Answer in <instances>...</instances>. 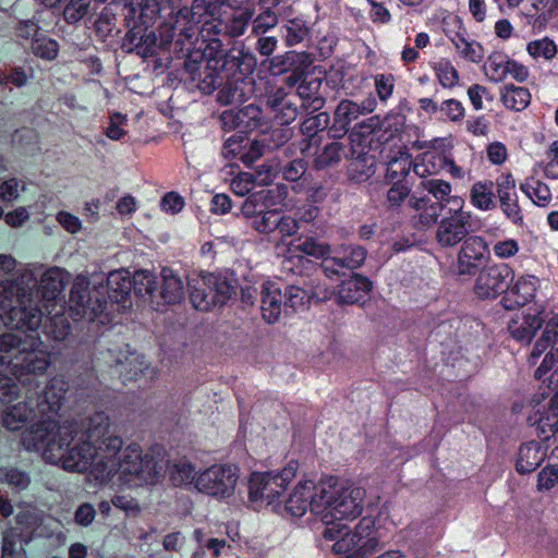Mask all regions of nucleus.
<instances>
[{"instance_id":"obj_1","label":"nucleus","mask_w":558,"mask_h":558,"mask_svg":"<svg viewBox=\"0 0 558 558\" xmlns=\"http://www.w3.org/2000/svg\"><path fill=\"white\" fill-rule=\"evenodd\" d=\"M110 427V417L100 411L62 424L36 423L22 434L21 441L25 450L40 452L47 463L69 472H88L96 481L94 470L98 462H106L104 440Z\"/></svg>"},{"instance_id":"obj_2","label":"nucleus","mask_w":558,"mask_h":558,"mask_svg":"<svg viewBox=\"0 0 558 558\" xmlns=\"http://www.w3.org/2000/svg\"><path fill=\"white\" fill-rule=\"evenodd\" d=\"M69 278V272L63 268L29 264L20 268L15 280L1 281L0 311L10 307L8 328H38L44 310L51 314L60 305L58 298Z\"/></svg>"},{"instance_id":"obj_3","label":"nucleus","mask_w":558,"mask_h":558,"mask_svg":"<svg viewBox=\"0 0 558 558\" xmlns=\"http://www.w3.org/2000/svg\"><path fill=\"white\" fill-rule=\"evenodd\" d=\"M106 462H98L94 473L96 482L108 483L116 474L120 480L130 485H142L154 483L162 476L167 469V462L158 459L153 452L143 454L136 444L129 445L122 449L123 440L120 436L110 435L104 440Z\"/></svg>"},{"instance_id":"obj_4","label":"nucleus","mask_w":558,"mask_h":558,"mask_svg":"<svg viewBox=\"0 0 558 558\" xmlns=\"http://www.w3.org/2000/svg\"><path fill=\"white\" fill-rule=\"evenodd\" d=\"M0 322V375L8 371L24 386L36 385V378L51 365L50 354L37 333L27 327L3 332Z\"/></svg>"},{"instance_id":"obj_5","label":"nucleus","mask_w":558,"mask_h":558,"mask_svg":"<svg viewBox=\"0 0 558 558\" xmlns=\"http://www.w3.org/2000/svg\"><path fill=\"white\" fill-rule=\"evenodd\" d=\"M207 9L206 0H193L192 5L177 13L178 35L174 40V51L182 53L186 80L195 83L203 94H211L220 85V73L211 65L201 49L192 50L198 35V24Z\"/></svg>"},{"instance_id":"obj_6","label":"nucleus","mask_w":558,"mask_h":558,"mask_svg":"<svg viewBox=\"0 0 558 558\" xmlns=\"http://www.w3.org/2000/svg\"><path fill=\"white\" fill-rule=\"evenodd\" d=\"M365 496L363 487L329 477L320 481L314 514L327 526H332L335 520L355 519L362 514Z\"/></svg>"},{"instance_id":"obj_7","label":"nucleus","mask_w":558,"mask_h":558,"mask_svg":"<svg viewBox=\"0 0 558 558\" xmlns=\"http://www.w3.org/2000/svg\"><path fill=\"white\" fill-rule=\"evenodd\" d=\"M323 536L336 541L333 550L340 558H368L380 547L378 531L372 517L362 518L354 530L347 531L344 524L326 526Z\"/></svg>"},{"instance_id":"obj_8","label":"nucleus","mask_w":558,"mask_h":558,"mask_svg":"<svg viewBox=\"0 0 558 558\" xmlns=\"http://www.w3.org/2000/svg\"><path fill=\"white\" fill-rule=\"evenodd\" d=\"M187 287L193 307L203 312L225 305L234 294V287L228 278L215 274L191 278Z\"/></svg>"},{"instance_id":"obj_9","label":"nucleus","mask_w":558,"mask_h":558,"mask_svg":"<svg viewBox=\"0 0 558 558\" xmlns=\"http://www.w3.org/2000/svg\"><path fill=\"white\" fill-rule=\"evenodd\" d=\"M296 463L291 461L280 472H256L253 473L248 482V498L251 502H266L280 508L277 502L280 495L286 490L288 484L295 477Z\"/></svg>"},{"instance_id":"obj_10","label":"nucleus","mask_w":558,"mask_h":558,"mask_svg":"<svg viewBox=\"0 0 558 558\" xmlns=\"http://www.w3.org/2000/svg\"><path fill=\"white\" fill-rule=\"evenodd\" d=\"M69 302L75 315L94 320L107 306L104 281L95 282L89 289L87 277L77 276L71 288Z\"/></svg>"},{"instance_id":"obj_11","label":"nucleus","mask_w":558,"mask_h":558,"mask_svg":"<svg viewBox=\"0 0 558 558\" xmlns=\"http://www.w3.org/2000/svg\"><path fill=\"white\" fill-rule=\"evenodd\" d=\"M239 469L232 464H214L198 473L197 492L217 499H227L234 494Z\"/></svg>"},{"instance_id":"obj_12","label":"nucleus","mask_w":558,"mask_h":558,"mask_svg":"<svg viewBox=\"0 0 558 558\" xmlns=\"http://www.w3.org/2000/svg\"><path fill=\"white\" fill-rule=\"evenodd\" d=\"M452 205L449 215L441 218L436 230L437 243L452 247L464 241L471 231V214L463 210L464 201L460 196L448 199Z\"/></svg>"},{"instance_id":"obj_13","label":"nucleus","mask_w":558,"mask_h":558,"mask_svg":"<svg viewBox=\"0 0 558 558\" xmlns=\"http://www.w3.org/2000/svg\"><path fill=\"white\" fill-rule=\"evenodd\" d=\"M548 395L553 392L546 410H536L533 416H530V421L533 425H536V432L538 437L544 441L550 439L558 442V367L547 379Z\"/></svg>"},{"instance_id":"obj_14","label":"nucleus","mask_w":558,"mask_h":558,"mask_svg":"<svg viewBox=\"0 0 558 558\" xmlns=\"http://www.w3.org/2000/svg\"><path fill=\"white\" fill-rule=\"evenodd\" d=\"M513 276V270L507 264L485 266L476 277L473 291L480 299H495L507 291Z\"/></svg>"},{"instance_id":"obj_15","label":"nucleus","mask_w":558,"mask_h":558,"mask_svg":"<svg viewBox=\"0 0 558 558\" xmlns=\"http://www.w3.org/2000/svg\"><path fill=\"white\" fill-rule=\"evenodd\" d=\"M489 258L486 241L478 235L466 238L457 255V272L460 276H474Z\"/></svg>"},{"instance_id":"obj_16","label":"nucleus","mask_w":558,"mask_h":558,"mask_svg":"<svg viewBox=\"0 0 558 558\" xmlns=\"http://www.w3.org/2000/svg\"><path fill=\"white\" fill-rule=\"evenodd\" d=\"M264 106L280 125L292 123L299 114L296 96L286 90L284 87L268 90L265 95Z\"/></svg>"},{"instance_id":"obj_17","label":"nucleus","mask_w":558,"mask_h":558,"mask_svg":"<svg viewBox=\"0 0 558 558\" xmlns=\"http://www.w3.org/2000/svg\"><path fill=\"white\" fill-rule=\"evenodd\" d=\"M545 353L542 364L535 371V377L542 379L551 369L555 362H558V331L545 327L541 338L535 342L529 362L536 363L537 359Z\"/></svg>"},{"instance_id":"obj_18","label":"nucleus","mask_w":558,"mask_h":558,"mask_svg":"<svg viewBox=\"0 0 558 558\" xmlns=\"http://www.w3.org/2000/svg\"><path fill=\"white\" fill-rule=\"evenodd\" d=\"M68 392V384L60 377L51 378L46 385L44 391L37 397L36 408L41 417L39 423L45 421H54L52 416L58 414L61 409L65 395Z\"/></svg>"},{"instance_id":"obj_19","label":"nucleus","mask_w":558,"mask_h":558,"mask_svg":"<svg viewBox=\"0 0 558 558\" xmlns=\"http://www.w3.org/2000/svg\"><path fill=\"white\" fill-rule=\"evenodd\" d=\"M375 99H367L362 104L343 99L341 100L333 113V124L330 128L333 137H340L345 134L350 124L356 120L360 116L369 113L375 109Z\"/></svg>"},{"instance_id":"obj_20","label":"nucleus","mask_w":558,"mask_h":558,"mask_svg":"<svg viewBox=\"0 0 558 558\" xmlns=\"http://www.w3.org/2000/svg\"><path fill=\"white\" fill-rule=\"evenodd\" d=\"M320 482L315 484L312 481L299 482L284 502V510L292 517H302L307 509L314 513V501L318 498Z\"/></svg>"},{"instance_id":"obj_21","label":"nucleus","mask_w":558,"mask_h":558,"mask_svg":"<svg viewBox=\"0 0 558 558\" xmlns=\"http://www.w3.org/2000/svg\"><path fill=\"white\" fill-rule=\"evenodd\" d=\"M316 280L311 281L308 289L299 286H288L284 290V314H289L304 310L311 299L326 300L330 296V291L320 286Z\"/></svg>"},{"instance_id":"obj_22","label":"nucleus","mask_w":558,"mask_h":558,"mask_svg":"<svg viewBox=\"0 0 558 558\" xmlns=\"http://www.w3.org/2000/svg\"><path fill=\"white\" fill-rule=\"evenodd\" d=\"M496 191L500 208L515 225L523 223V215L518 203L515 180L511 173H502L496 179Z\"/></svg>"},{"instance_id":"obj_23","label":"nucleus","mask_w":558,"mask_h":558,"mask_svg":"<svg viewBox=\"0 0 558 558\" xmlns=\"http://www.w3.org/2000/svg\"><path fill=\"white\" fill-rule=\"evenodd\" d=\"M454 23L458 28L446 29L445 33L447 38L453 45L460 58L472 63H480L485 56L483 46L478 41L469 37L459 20H456Z\"/></svg>"},{"instance_id":"obj_24","label":"nucleus","mask_w":558,"mask_h":558,"mask_svg":"<svg viewBox=\"0 0 558 558\" xmlns=\"http://www.w3.org/2000/svg\"><path fill=\"white\" fill-rule=\"evenodd\" d=\"M260 312L265 322L275 324L284 313L281 289L275 282H264L260 289Z\"/></svg>"},{"instance_id":"obj_25","label":"nucleus","mask_w":558,"mask_h":558,"mask_svg":"<svg viewBox=\"0 0 558 558\" xmlns=\"http://www.w3.org/2000/svg\"><path fill=\"white\" fill-rule=\"evenodd\" d=\"M160 3V15L165 13L166 21L160 25L158 29V39L160 48H168L178 35V15L180 10L185 9L182 5V0H159Z\"/></svg>"},{"instance_id":"obj_26","label":"nucleus","mask_w":558,"mask_h":558,"mask_svg":"<svg viewBox=\"0 0 558 558\" xmlns=\"http://www.w3.org/2000/svg\"><path fill=\"white\" fill-rule=\"evenodd\" d=\"M538 279L532 275L521 276L509 289L502 299L506 308L523 306L535 296L538 287Z\"/></svg>"},{"instance_id":"obj_27","label":"nucleus","mask_w":558,"mask_h":558,"mask_svg":"<svg viewBox=\"0 0 558 558\" xmlns=\"http://www.w3.org/2000/svg\"><path fill=\"white\" fill-rule=\"evenodd\" d=\"M253 94V81L241 76L228 80L218 92L217 100L221 105H241Z\"/></svg>"},{"instance_id":"obj_28","label":"nucleus","mask_w":558,"mask_h":558,"mask_svg":"<svg viewBox=\"0 0 558 558\" xmlns=\"http://www.w3.org/2000/svg\"><path fill=\"white\" fill-rule=\"evenodd\" d=\"M371 289L372 282L366 277L354 275L339 286L338 302L342 304L364 303Z\"/></svg>"},{"instance_id":"obj_29","label":"nucleus","mask_w":558,"mask_h":558,"mask_svg":"<svg viewBox=\"0 0 558 558\" xmlns=\"http://www.w3.org/2000/svg\"><path fill=\"white\" fill-rule=\"evenodd\" d=\"M544 320L541 313H529L511 319L508 329L517 341L530 343L536 331L543 326Z\"/></svg>"},{"instance_id":"obj_30","label":"nucleus","mask_w":558,"mask_h":558,"mask_svg":"<svg viewBox=\"0 0 558 558\" xmlns=\"http://www.w3.org/2000/svg\"><path fill=\"white\" fill-rule=\"evenodd\" d=\"M547 457V449L537 441H529L520 446L515 470L520 474L535 471Z\"/></svg>"},{"instance_id":"obj_31","label":"nucleus","mask_w":558,"mask_h":558,"mask_svg":"<svg viewBox=\"0 0 558 558\" xmlns=\"http://www.w3.org/2000/svg\"><path fill=\"white\" fill-rule=\"evenodd\" d=\"M105 286L107 302L123 303L132 290V279L125 269L110 271Z\"/></svg>"},{"instance_id":"obj_32","label":"nucleus","mask_w":558,"mask_h":558,"mask_svg":"<svg viewBox=\"0 0 558 558\" xmlns=\"http://www.w3.org/2000/svg\"><path fill=\"white\" fill-rule=\"evenodd\" d=\"M40 416L31 397L27 401L8 407L2 413V424L9 430H19L31 420Z\"/></svg>"},{"instance_id":"obj_33","label":"nucleus","mask_w":558,"mask_h":558,"mask_svg":"<svg viewBox=\"0 0 558 558\" xmlns=\"http://www.w3.org/2000/svg\"><path fill=\"white\" fill-rule=\"evenodd\" d=\"M329 121L330 118L327 112H319L303 120L301 123V132L306 137L302 141L300 146L303 154H311V147L318 146L320 143L318 133L328 126Z\"/></svg>"},{"instance_id":"obj_34","label":"nucleus","mask_w":558,"mask_h":558,"mask_svg":"<svg viewBox=\"0 0 558 558\" xmlns=\"http://www.w3.org/2000/svg\"><path fill=\"white\" fill-rule=\"evenodd\" d=\"M323 78H304L298 86V97L302 100V106L312 112L320 110L326 102L322 92Z\"/></svg>"},{"instance_id":"obj_35","label":"nucleus","mask_w":558,"mask_h":558,"mask_svg":"<svg viewBox=\"0 0 558 558\" xmlns=\"http://www.w3.org/2000/svg\"><path fill=\"white\" fill-rule=\"evenodd\" d=\"M160 296L167 304H178L185 296V284L182 278L170 268H162L160 272Z\"/></svg>"},{"instance_id":"obj_36","label":"nucleus","mask_w":558,"mask_h":558,"mask_svg":"<svg viewBox=\"0 0 558 558\" xmlns=\"http://www.w3.org/2000/svg\"><path fill=\"white\" fill-rule=\"evenodd\" d=\"M413 166L412 156L408 151L399 150L387 162L385 182L388 184L404 183L403 180Z\"/></svg>"},{"instance_id":"obj_37","label":"nucleus","mask_w":558,"mask_h":558,"mask_svg":"<svg viewBox=\"0 0 558 558\" xmlns=\"http://www.w3.org/2000/svg\"><path fill=\"white\" fill-rule=\"evenodd\" d=\"M125 9L130 16L138 19L143 24H148L160 15L159 0H128Z\"/></svg>"},{"instance_id":"obj_38","label":"nucleus","mask_w":558,"mask_h":558,"mask_svg":"<svg viewBox=\"0 0 558 558\" xmlns=\"http://www.w3.org/2000/svg\"><path fill=\"white\" fill-rule=\"evenodd\" d=\"M500 100L507 109L522 111L530 105L531 94L525 87L509 84L500 90Z\"/></svg>"},{"instance_id":"obj_39","label":"nucleus","mask_w":558,"mask_h":558,"mask_svg":"<svg viewBox=\"0 0 558 558\" xmlns=\"http://www.w3.org/2000/svg\"><path fill=\"white\" fill-rule=\"evenodd\" d=\"M471 204L477 209L487 211L496 207L494 183L492 181L475 182L470 191Z\"/></svg>"},{"instance_id":"obj_40","label":"nucleus","mask_w":558,"mask_h":558,"mask_svg":"<svg viewBox=\"0 0 558 558\" xmlns=\"http://www.w3.org/2000/svg\"><path fill=\"white\" fill-rule=\"evenodd\" d=\"M117 368L124 380H135L145 375L148 371V364L142 354L131 352L124 360L117 361Z\"/></svg>"},{"instance_id":"obj_41","label":"nucleus","mask_w":558,"mask_h":558,"mask_svg":"<svg viewBox=\"0 0 558 558\" xmlns=\"http://www.w3.org/2000/svg\"><path fill=\"white\" fill-rule=\"evenodd\" d=\"M335 254L347 272L360 268L367 256L363 246L354 244H342L336 248Z\"/></svg>"},{"instance_id":"obj_42","label":"nucleus","mask_w":558,"mask_h":558,"mask_svg":"<svg viewBox=\"0 0 558 558\" xmlns=\"http://www.w3.org/2000/svg\"><path fill=\"white\" fill-rule=\"evenodd\" d=\"M61 310L62 305L54 307L51 314L44 310V314L46 313L49 316L44 325L45 333L57 341L64 340L71 331L70 323L61 313Z\"/></svg>"},{"instance_id":"obj_43","label":"nucleus","mask_w":558,"mask_h":558,"mask_svg":"<svg viewBox=\"0 0 558 558\" xmlns=\"http://www.w3.org/2000/svg\"><path fill=\"white\" fill-rule=\"evenodd\" d=\"M509 61L510 58L506 53L501 51L492 52L483 66L485 75L494 83L505 81Z\"/></svg>"},{"instance_id":"obj_44","label":"nucleus","mask_w":558,"mask_h":558,"mask_svg":"<svg viewBox=\"0 0 558 558\" xmlns=\"http://www.w3.org/2000/svg\"><path fill=\"white\" fill-rule=\"evenodd\" d=\"M170 480L175 486L193 485L196 488L198 473L186 459H180L169 466Z\"/></svg>"},{"instance_id":"obj_45","label":"nucleus","mask_w":558,"mask_h":558,"mask_svg":"<svg viewBox=\"0 0 558 558\" xmlns=\"http://www.w3.org/2000/svg\"><path fill=\"white\" fill-rule=\"evenodd\" d=\"M448 157L442 153H425L414 162L413 171L421 178L438 173L446 167Z\"/></svg>"},{"instance_id":"obj_46","label":"nucleus","mask_w":558,"mask_h":558,"mask_svg":"<svg viewBox=\"0 0 558 558\" xmlns=\"http://www.w3.org/2000/svg\"><path fill=\"white\" fill-rule=\"evenodd\" d=\"M31 475L15 466H0V483L7 484L14 492H23L31 485Z\"/></svg>"},{"instance_id":"obj_47","label":"nucleus","mask_w":558,"mask_h":558,"mask_svg":"<svg viewBox=\"0 0 558 558\" xmlns=\"http://www.w3.org/2000/svg\"><path fill=\"white\" fill-rule=\"evenodd\" d=\"M438 83L444 88H453L459 83V72L449 59L441 58L432 63Z\"/></svg>"},{"instance_id":"obj_48","label":"nucleus","mask_w":558,"mask_h":558,"mask_svg":"<svg viewBox=\"0 0 558 558\" xmlns=\"http://www.w3.org/2000/svg\"><path fill=\"white\" fill-rule=\"evenodd\" d=\"M520 190L537 206L545 207L551 201L549 187L538 180H526L521 183Z\"/></svg>"},{"instance_id":"obj_49","label":"nucleus","mask_w":558,"mask_h":558,"mask_svg":"<svg viewBox=\"0 0 558 558\" xmlns=\"http://www.w3.org/2000/svg\"><path fill=\"white\" fill-rule=\"evenodd\" d=\"M344 145L339 142L327 144L319 153H316L314 166L316 169H325L338 165L343 156Z\"/></svg>"},{"instance_id":"obj_50","label":"nucleus","mask_w":558,"mask_h":558,"mask_svg":"<svg viewBox=\"0 0 558 558\" xmlns=\"http://www.w3.org/2000/svg\"><path fill=\"white\" fill-rule=\"evenodd\" d=\"M132 279V288L140 296H153L157 291L156 276L149 270H137L134 272Z\"/></svg>"},{"instance_id":"obj_51","label":"nucleus","mask_w":558,"mask_h":558,"mask_svg":"<svg viewBox=\"0 0 558 558\" xmlns=\"http://www.w3.org/2000/svg\"><path fill=\"white\" fill-rule=\"evenodd\" d=\"M411 186L407 183L390 184L386 193L385 205L388 210L399 213L402 205L408 201Z\"/></svg>"},{"instance_id":"obj_52","label":"nucleus","mask_w":558,"mask_h":558,"mask_svg":"<svg viewBox=\"0 0 558 558\" xmlns=\"http://www.w3.org/2000/svg\"><path fill=\"white\" fill-rule=\"evenodd\" d=\"M24 551L21 533L15 527H9L2 536V558H17Z\"/></svg>"},{"instance_id":"obj_53","label":"nucleus","mask_w":558,"mask_h":558,"mask_svg":"<svg viewBox=\"0 0 558 558\" xmlns=\"http://www.w3.org/2000/svg\"><path fill=\"white\" fill-rule=\"evenodd\" d=\"M32 77V69L25 70L21 66H13L10 70L0 73V86L3 88H9L10 90V85L21 88L27 85Z\"/></svg>"},{"instance_id":"obj_54","label":"nucleus","mask_w":558,"mask_h":558,"mask_svg":"<svg viewBox=\"0 0 558 558\" xmlns=\"http://www.w3.org/2000/svg\"><path fill=\"white\" fill-rule=\"evenodd\" d=\"M31 48L35 56L45 60L56 59L59 52V44L43 34L34 38Z\"/></svg>"},{"instance_id":"obj_55","label":"nucleus","mask_w":558,"mask_h":558,"mask_svg":"<svg viewBox=\"0 0 558 558\" xmlns=\"http://www.w3.org/2000/svg\"><path fill=\"white\" fill-rule=\"evenodd\" d=\"M286 29L284 40L288 46H295L308 37L310 29L301 19L288 21L283 26Z\"/></svg>"},{"instance_id":"obj_56","label":"nucleus","mask_w":558,"mask_h":558,"mask_svg":"<svg viewBox=\"0 0 558 558\" xmlns=\"http://www.w3.org/2000/svg\"><path fill=\"white\" fill-rule=\"evenodd\" d=\"M278 210H263L258 211V215L252 220V227L258 233L270 234L276 231V225L278 219Z\"/></svg>"},{"instance_id":"obj_57","label":"nucleus","mask_w":558,"mask_h":558,"mask_svg":"<svg viewBox=\"0 0 558 558\" xmlns=\"http://www.w3.org/2000/svg\"><path fill=\"white\" fill-rule=\"evenodd\" d=\"M294 251L315 258H323L330 253V246L308 236L296 244Z\"/></svg>"},{"instance_id":"obj_58","label":"nucleus","mask_w":558,"mask_h":558,"mask_svg":"<svg viewBox=\"0 0 558 558\" xmlns=\"http://www.w3.org/2000/svg\"><path fill=\"white\" fill-rule=\"evenodd\" d=\"M421 185L439 202L438 204H450L448 199L452 196H450L451 185L449 182L440 179H427L422 181Z\"/></svg>"},{"instance_id":"obj_59","label":"nucleus","mask_w":558,"mask_h":558,"mask_svg":"<svg viewBox=\"0 0 558 558\" xmlns=\"http://www.w3.org/2000/svg\"><path fill=\"white\" fill-rule=\"evenodd\" d=\"M526 50L533 58L553 59L557 54V46L554 40L548 37L531 41L526 46Z\"/></svg>"},{"instance_id":"obj_60","label":"nucleus","mask_w":558,"mask_h":558,"mask_svg":"<svg viewBox=\"0 0 558 558\" xmlns=\"http://www.w3.org/2000/svg\"><path fill=\"white\" fill-rule=\"evenodd\" d=\"M558 485V464H548L537 475L538 492H549Z\"/></svg>"},{"instance_id":"obj_61","label":"nucleus","mask_w":558,"mask_h":558,"mask_svg":"<svg viewBox=\"0 0 558 558\" xmlns=\"http://www.w3.org/2000/svg\"><path fill=\"white\" fill-rule=\"evenodd\" d=\"M90 1L92 0H70L63 10L64 20L70 24L81 21L87 14Z\"/></svg>"},{"instance_id":"obj_62","label":"nucleus","mask_w":558,"mask_h":558,"mask_svg":"<svg viewBox=\"0 0 558 558\" xmlns=\"http://www.w3.org/2000/svg\"><path fill=\"white\" fill-rule=\"evenodd\" d=\"M298 54L294 51H289L282 56H277L270 61V71L274 75H281L293 71L296 63Z\"/></svg>"},{"instance_id":"obj_63","label":"nucleus","mask_w":558,"mask_h":558,"mask_svg":"<svg viewBox=\"0 0 558 558\" xmlns=\"http://www.w3.org/2000/svg\"><path fill=\"white\" fill-rule=\"evenodd\" d=\"M240 121L244 123V130L251 131L259 125L262 120V109L253 104H250L238 110Z\"/></svg>"},{"instance_id":"obj_64","label":"nucleus","mask_w":558,"mask_h":558,"mask_svg":"<svg viewBox=\"0 0 558 558\" xmlns=\"http://www.w3.org/2000/svg\"><path fill=\"white\" fill-rule=\"evenodd\" d=\"M278 23L277 14L267 9L259 13L253 21V33L256 35L265 34L268 29L275 27Z\"/></svg>"}]
</instances>
